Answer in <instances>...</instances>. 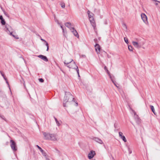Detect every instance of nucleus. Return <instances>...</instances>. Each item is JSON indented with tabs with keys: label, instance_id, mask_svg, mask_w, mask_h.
I'll list each match as a JSON object with an SVG mask.
<instances>
[{
	"label": "nucleus",
	"instance_id": "obj_1",
	"mask_svg": "<svg viewBox=\"0 0 160 160\" xmlns=\"http://www.w3.org/2000/svg\"><path fill=\"white\" fill-rule=\"evenodd\" d=\"M74 99L73 96L70 92H66L63 99V106L66 107V104L67 102L73 101Z\"/></svg>",
	"mask_w": 160,
	"mask_h": 160
},
{
	"label": "nucleus",
	"instance_id": "obj_2",
	"mask_svg": "<svg viewBox=\"0 0 160 160\" xmlns=\"http://www.w3.org/2000/svg\"><path fill=\"white\" fill-rule=\"evenodd\" d=\"M43 134L44 136V138L46 139L53 141L57 140V136L54 134H50L45 132H43Z\"/></svg>",
	"mask_w": 160,
	"mask_h": 160
},
{
	"label": "nucleus",
	"instance_id": "obj_3",
	"mask_svg": "<svg viewBox=\"0 0 160 160\" xmlns=\"http://www.w3.org/2000/svg\"><path fill=\"white\" fill-rule=\"evenodd\" d=\"M89 20L92 26L93 27L95 30H96V23L94 18V14L89 10L87 12Z\"/></svg>",
	"mask_w": 160,
	"mask_h": 160
},
{
	"label": "nucleus",
	"instance_id": "obj_4",
	"mask_svg": "<svg viewBox=\"0 0 160 160\" xmlns=\"http://www.w3.org/2000/svg\"><path fill=\"white\" fill-rule=\"evenodd\" d=\"M64 63L65 65H66V66L69 68H75V67L77 68L78 67L75 62L72 59H70L69 61L65 60Z\"/></svg>",
	"mask_w": 160,
	"mask_h": 160
},
{
	"label": "nucleus",
	"instance_id": "obj_5",
	"mask_svg": "<svg viewBox=\"0 0 160 160\" xmlns=\"http://www.w3.org/2000/svg\"><path fill=\"white\" fill-rule=\"evenodd\" d=\"M11 143L10 146L13 151H16L17 150V148L15 142L13 140H11L10 141Z\"/></svg>",
	"mask_w": 160,
	"mask_h": 160
},
{
	"label": "nucleus",
	"instance_id": "obj_6",
	"mask_svg": "<svg viewBox=\"0 0 160 160\" xmlns=\"http://www.w3.org/2000/svg\"><path fill=\"white\" fill-rule=\"evenodd\" d=\"M141 17L143 22H144L146 24H147L148 23V22L146 15L144 13H142L141 14Z\"/></svg>",
	"mask_w": 160,
	"mask_h": 160
},
{
	"label": "nucleus",
	"instance_id": "obj_7",
	"mask_svg": "<svg viewBox=\"0 0 160 160\" xmlns=\"http://www.w3.org/2000/svg\"><path fill=\"white\" fill-rule=\"evenodd\" d=\"M95 151L93 150L91 151L88 154V158L90 159L92 158L95 155Z\"/></svg>",
	"mask_w": 160,
	"mask_h": 160
},
{
	"label": "nucleus",
	"instance_id": "obj_8",
	"mask_svg": "<svg viewBox=\"0 0 160 160\" xmlns=\"http://www.w3.org/2000/svg\"><path fill=\"white\" fill-rule=\"evenodd\" d=\"M119 137L122 139V140L125 142H126L127 141V140L125 138V137L123 135V133L121 132H119Z\"/></svg>",
	"mask_w": 160,
	"mask_h": 160
},
{
	"label": "nucleus",
	"instance_id": "obj_9",
	"mask_svg": "<svg viewBox=\"0 0 160 160\" xmlns=\"http://www.w3.org/2000/svg\"><path fill=\"white\" fill-rule=\"evenodd\" d=\"M95 51L98 54L100 52V47L99 45L96 43L95 46Z\"/></svg>",
	"mask_w": 160,
	"mask_h": 160
},
{
	"label": "nucleus",
	"instance_id": "obj_10",
	"mask_svg": "<svg viewBox=\"0 0 160 160\" xmlns=\"http://www.w3.org/2000/svg\"><path fill=\"white\" fill-rule=\"evenodd\" d=\"M93 140L100 144H102L103 143L102 141L98 138L94 137Z\"/></svg>",
	"mask_w": 160,
	"mask_h": 160
},
{
	"label": "nucleus",
	"instance_id": "obj_11",
	"mask_svg": "<svg viewBox=\"0 0 160 160\" xmlns=\"http://www.w3.org/2000/svg\"><path fill=\"white\" fill-rule=\"evenodd\" d=\"M71 31L75 35V36L76 37H79V35H78V34L77 31L74 29V28H72Z\"/></svg>",
	"mask_w": 160,
	"mask_h": 160
},
{
	"label": "nucleus",
	"instance_id": "obj_12",
	"mask_svg": "<svg viewBox=\"0 0 160 160\" xmlns=\"http://www.w3.org/2000/svg\"><path fill=\"white\" fill-rule=\"evenodd\" d=\"M38 57L42 59L45 61L47 62L48 60L47 57L42 55H39L38 56Z\"/></svg>",
	"mask_w": 160,
	"mask_h": 160
},
{
	"label": "nucleus",
	"instance_id": "obj_13",
	"mask_svg": "<svg viewBox=\"0 0 160 160\" xmlns=\"http://www.w3.org/2000/svg\"><path fill=\"white\" fill-rule=\"evenodd\" d=\"M132 43L133 44V45H134V46L136 48H140L141 47L140 46H139V45L137 42L133 41L132 42Z\"/></svg>",
	"mask_w": 160,
	"mask_h": 160
},
{
	"label": "nucleus",
	"instance_id": "obj_14",
	"mask_svg": "<svg viewBox=\"0 0 160 160\" xmlns=\"http://www.w3.org/2000/svg\"><path fill=\"white\" fill-rule=\"evenodd\" d=\"M65 25L66 27L69 28L70 30L72 28H73V27H72V24L70 22H66L65 24Z\"/></svg>",
	"mask_w": 160,
	"mask_h": 160
},
{
	"label": "nucleus",
	"instance_id": "obj_15",
	"mask_svg": "<svg viewBox=\"0 0 160 160\" xmlns=\"http://www.w3.org/2000/svg\"><path fill=\"white\" fill-rule=\"evenodd\" d=\"M10 28H11V27L9 26L8 25H6L5 26V31L8 33H9V32L11 31L10 30Z\"/></svg>",
	"mask_w": 160,
	"mask_h": 160
},
{
	"label": "nucleus",
	"instance_id": "obj_16",
	"mask_svg": "<svg viewBox=\"0 0 160 160\" xmlns=\"http://www.w3.org/2000/svg\"><path fill=\"white\" fill-rule=\"evenodd\" d=\"M41 40L43 41L44 42L46 43V45L47 46V51H48L49 49V45L48 43L44 40L42 38H41Z\"/></svg>",
	"mask_w": 160,
	"mask_h": 160
},
{
	"label": "nucleus",
	"instance_id": "obj_17",
	"mask_svg": "<svg viewBox=\"0 0 160 160\" xmlns=\"http://www.w3.org/2000/svg\"><path fill=\"white\" fill-rule=\"evenodd\" d=\"M150 107L152 112L154 113V114L155 115H156V113L155 112V110L154 107L152 105H150Z\"/></svg>",
	"mask_w": 160,
	"mask_h": 160
},
{
	"label": "nucleus",
	"instance_id": "obj_18",
	"mask_svg": "<svg viewBox=\"0 0 160 160\" xmlns=\"http://www.w3.org/2000/svg\"><path fill=\"white\" fill-rule=\"evenodd\" d=\"M137 42L138 43L139 46L141 47L143 46L144 44V42H140V41H138Z\"/></svg>",
	"mask_w": 160,
	"mask_h": 160
},
{
	"label": "nucleus",
	"instance_id": "obj_19",
	"mask_svg": "<svg viewBox=\"0 0 160 160\" xmlns=\"http://www.w3.org/2000/svg\"><path fill=\"white\" fill-rule=\"evenodd\" d=\"M109 77H110V78H111L112 82L113 83V84H114V85L117 87H118V86H117V85H116V84L115 83V82H114V81L112 80V77H111V75L109 74Z\"/></svg>",
	"mask_w": 160,
	"mask_h": 160
},
{
	"label": "nucleus",
	"instance_id": "obj_20",
	"mask_svg": "<svg viewBox=\"0 0 160 160\" xmlns=\"http://www.w3.org/2000/svg\"><path fill=\"white\" fill-rule=\"evenodd\" d=\"M1 22L2 25H5L6 24V22L4 19L2 20Z\"/></svg>",
	"mask_w": 160,
	"mask_h": 160
},
{
	"label": "nucleus",
	"instance_id": "obj_21",
	"mask_svg": "<svg viewBox=\"0 0 160 160\" xmlns=\"http://www.w3.org/2000/svg\"><path fill=\"white\" fill-rule=\"evenodd\" d=\"M36 147L38 148V149L40 150V151L41 152H43V150L39 146H38V145H36Z\"/></svg>",
	"mask_w": 160,
	"mask_h": 160
},
{
	"label": "nucleus",
	"instance_id": "obj_22",
	"mask_svg": "<svg viewBox=\"0 0 160 160\" xmlns=\"http://www.w3.org/2000/svg\"><path fill=\"white\" fill-rule=\"evenodd\" d=\"M0 73H1V74L2 75V76L3 77L4 79L5 80H7V78H5V77L4 76V74H3L2 73V72L1 71H0Z\"/></svg>",
	"mask_w": 160,
	"mask_h": 160
},
{
	"label": "nucleus",
	"instance_id": "obj_23",
	"mask_svg": "<svg viewBox=\"0 0 160 160\" xmlns=\"http://www.w3.org/2000/svg\"><path fill=\"white\" fill-rule=\"evenodd\" d=\"M128 49L130 51H132V48L131 46H128Z\"/></svg>",
	"mask_w": 160,
	"mask_h": 160
},
{
	"label": "nucleus",
	"instance_id": "obj_24",
	"mask_svg": "<svg viewBox=\"0 0 160 160\" xmlns=\"http://www.w3.org/2000/svg\"><path fill=\"white\" fill-rule=\"evenodd\" d=\"M128 149L129 154H131L132 153V150L130 149V148L128 147H127Z\"/></svg>",
	"mask_w": 160,
	"mask_h": 160
},
{
	"label": "nucleus",
	"instance_id": "obj_25",
	"mask_svg": "<svg viewBox=\"0 0 160 160\" xmlns=\"http://www.w3.org/2000/svg\"><path fill=\"white\" fill-rule=\"evenodd\" d=\"M124 41L125 42L127 43L128 44V38H125V37L124 38Z\"/></svg>",
	"mask_w": 160,
	"mask_h": 160
},
{
	"label": "nucleus",
	"instance_id": "obj_26",
	"mask_svg": "<svg viewBox=\"0 0 160 160\" xmlns=\"http://www.w3.org/2000/svg\"><path fill=\"white\" fill-rule=\"evenodd\" d=\"M136 116V118H135L136 121L137 122H139V118L138 117V116L137 115Z\"/></svg>",
	"mask_w": 160,
	"mask_h": 160
},
{
	"label": "nucleus",
	"instance_id": "obj_27",
	"mask_svg": "<svg viewBox=\"0 0 160 160\" xmlns=\"http://www.w3.org/2000/svg\"><path fill=\"white\" fill-rule=\"evenodd\" d=\"M76 69V70L77 71V72L78 74V76L80 77L79 74V69L78 68V67H77V68H75Z\"/></svg>",
	"mask_w": 160,
	"mask_h": 160
},
{
	"label": "nucleus",
	"instance_id": "obj_28",
	"mask_svg": "<svg viewBox=\"0 0 160 160\" xmlns=\"http://www.w3.org/2000/svg\"><path fill=\"white\" fill-rule=\"evenodd\" d=\"M12 37H13L15 38L18 39H19V37H18V35H12Z\"/></svg>",
	"mask_w": 160,
	"mask_h": 160
},
{
	"label": "nucleus",
	"instance_id": "obj_29",
	"mask_svg": "<svg viewBox=\"0 0 160 160\" xmlns=\"http://www.w3.org/2000/svg\"><path fill=\"white\" fill-rule=\"evenodd\" d=\"M61 28H62V30L63 31V34L64 36H65V32L64 31V28H63V27L62 26H61Z\"/></svg>",
	"mask_w": 160,
	"mask_h": 160
},
{
	"label": "nucleus",
	"instance_id": "obj_30",
	"mask_svg": "<svg viewBox=\"0 0 160 160\" xmlns=\"http://www.w3.org/2000/svg\"><path fill=\"white\" fill-rule=\"evenodd\" d=\"M38 79H39V82H44L43 79L42 78H39Z\"/></svg>",
	"mask_w": 160,
	"mask_h": 160
},
{
	"label": "nucleus",
	"instance_id": "obj_31",
	"mask_svg": "<svg viewBox=\"0 0 160 160\" xmlns=\"http://www.w3.org/2000/svg\"><path fill=\"white\" fill-rule=\"evenodd\" d=\"M61 7L63 8H64L65 7V4L64 3H62L61 4Z\"/></svg>",
	"mask_w": 160,
	"mask_h": 160
},
{
	"label": "nucleus",
	"instance_id": "obj_32",
	"mask_svg": "<svg viewBox=\"0 0 160 160\" xmlns=\"http://www.w3.org/2000/svg\"><path fill=\"white\" fill-rule=\"evenodd\" d=\"M56 123L57 124V125L58 126H60V123L58 121H56Z\"/></svg>",
	"mask_w": 160,
	"mask_h": 160
},
{
	"label": "nucleus",
	"instance_id": "obj_33",
	"mask_svg": "<svg viewBox=\"0 0 160 160\" xmlns=\"http://www.w3.org/2000/svg\"><path fill=\"white\" fill-rule=\"evenodd\" d=\"M42 153V154L43 156H46V154L45 152H44L43 151V152H41Z\"/></svg>",
	"mask_w": 160,
	"mask_h": 160
},
{
	"label": "nucleus",
	"instance_id": "obj_34",
	"mask_svg": "<svg viewBox=\"0 0 160 160\" xmlns=\"http://www.w3.org/2000/svg\"><path fill=\"white\" fill-rule=\"evenodd\" d=\"M0 117L2 119L5 120V117L4 116L0 115Z\"/></svg>",
	"mask_w": 160,
	"mask_h": 160
},
{
	"label": "nucleus",
	"instance_id": "obj_35",
	"mask_svg": "<svg viewBox=\"0 0 160 160\" xmlns=\"http://www.w3.org/2000/svg\"><path fill=\"white\" fill-rule=\"evenodd\" d=\"M122 26H123V27L125 28H126V29H127V26H126V24H125V23H123V24H122Z\"/></svg>",
	"mask_w": 160,
	"mask_h": 160
},
{
	"label": "nucleus",
	"instance_id": "obj_36",
	"mask_svg": "<svg viewBox=\"0 0 160 160\" xmlns=\"http://www.w3.org/2000/svg\"><path fill=\"white\" fill-rule=\"evenodd\" d=\"M10 35L12 36V35H13V34H12V32L10 31L9 32V33Z\"/></svg>",
	"mask_w": 160,
	"mask_h": 160
},
{
	"label": "nucleus",
	"instance_id": "obj_37",
	"mask_svg": "<svg viewBox=\"0 0 160 160\" xmlns=\"http://www.w3.org/2000/svg\"><path fill=\"white\" fill-rule=\"evenodd\" d=\"M94 41L95 43H97V41H98V39L97 38H95L94 39Z\"/></svg>",
	"mask_w": 160,
	"mask_h": 160
},
{
	"label": "nucleus",
	"instance_id": "obj_38",
	"mask_svg": "<svg viewBox=\"0 0 160 160\" xmlns=\"http://www.w3.org/2000/svg\"><path fill=\"white\" fill-rule=\"evenodd\" d=\"M132 112H133L134 113V114L135 116V115H136V112H135V111L134 110H133L132 109Z\"/></svg>",
	"mask_w": 160,
	"mask_h": 160
},
{
	"label": "nucleus",
	"instance_id": "obj_39",
	"mask_svg": "<svg viewBox=\"0 0 160 160\" xmlns=\"http://www.w3.org/2000/svg\"><path fill=\"white\" fill-rule=\"evenodd\" d=\"M4 19L2 17V16H0V19L1 20H2Z\"/></svg>",
	"mask_w": 160,
	"mask_h": 160
},
{
	"label": "nucleus",
	"instance_id": "obj_40",
	"mask_svg": "<svg viewBox=\"0 0 160 160\" xmlns=\"http://www.w3.org/2000/svg\"><path fill=\"white\" fill-rule=\"evenodd\" d=\"M4 14H5V15H6V16H8L7 13V12H6L5 11H4Z\"/></svg>",
	"mask_w": 160,
	"mask_h": 160
},
{
	"label": "nucleus",
	"instance_id": "obj_41",
	"mask_svg": "<svg viewBox=\"0 0 160 160\" xmlns=\"http://www.w3.org/2000/svg\"><path fill=\"white\" fill-rule=\"evenodd\" d=\"M3 94V92L1 91H0V95H1L2 94Z\"/></svg>",
	"mask_w": 160,
	"mask_h": 160
},
{
	"label": "nucleus",
	"instance_id": "obj_42",
	"mask_svg": "<svg viewBox=\"0 0 160 160\" xmlns=\"http://www.w3.org/2000/svg\"><path fill=\"white\" fill-rule=\"evenodd\" d=\"M70 116L72 118H74V117L76 116V115H72Z\"/></svg>",
	"mask_w": 160,
	"mask_h": 160
},
{
	"label": "nucleus",
	"instance_id": "obj_43",
	"mask_svg": "<svg viewBox=\"0 0 160 160\" xmlns=\"http://www.w3.org/2000/svg\"><path fill=\"white\" fill-rule=\"evenodd\" d=\"M54 119H55V121H56H56H58V120H57V118H56L55 117H54Z\"/></svg>",
	"mask_w": 160,
	"mask_h": 160
},
{
	"label": "nucleus",
	"instance_id": "obj_44",
	"mask_svg": "<svg viewBox=\"0 0 160 160\" xmlns=\"http://www.w3.org/2000/svg\"><path fill=\"white\" fill-rule=\"evenodd\" d=\"M70 59L67 58V60H67V61H69Z\"/></svg>",
	"mask_w": 160,
	"mask_h": 160
},
{
	"label": "nucleus",
	"instance_id": "obj_45",
	"mask_svg": "<svg viewBox=\"0 0 160 160\" xmlns=\"http://www.w3.org/2000/svg\"><path fill=\"white\" fill-rule=\"evenodd\" d=\"M5 81H6V82L7 83V84H8H8H8V82L7 81V80H5Z\"/></svg>",
	"mask_w": 160,
	"mask_h": 160
},
{
	"label": "nucleus",
	"instance_id": "obj_46",
	"mask_svg": "<svg viewBox=\"0 0 160 160\" xmlns=\"http://www.w3.org/2000/svg\"><path fill=\"white\" fill-rule=\"evenodd\" d=\"M23 84H24V85H24L25 84V82H24V83H23Z\"/></svg>",
	"mask_w": 160,
	"mask_h": 160
},
{
	"label": "nucleus",
	"instance_id": "obj_47",
	"mask_svg": "<svg viewBox=\"0 0 160 160\" xmlns=\"http://www.w3.org/2000/svg\"><path fill=\"white\" fill-rule=\"evenodd\" d=\"M76 104H77V105H78V103H76Z\"/></svg>",
	"mask_w": 160,
	"mask_h": 160
}]
</instances>
